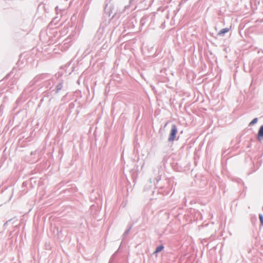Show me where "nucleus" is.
I'll use <instances>...</instances> for the list:
<instances>
[{"label":"nucleus","instance_id":"f257e3e1","mask_svg":"<svg viewBox=\"0 0 263 263\" xmlns=\"http://www.w3.org/2000/svg\"><path fill=\"white\" fill-rule=\"evenodd\" d=\"M49 75L48 74H41L36 76L32 81H31L29 84V86H32L36 84L39 81L41 80H45L48 79Z\"/></svg>","mask_w":263,"mask_h":263},{"label":"nucleus","instance_id":"f03ea898","mask_svg":"<svg viewBox=\"0 0 263 263\" xmlns=\"http://www.w3.org/2000/svg\"><path fill=\"white\" fill-rule=\"evenodd\" d=\"M177 133V126H176V125L174 124L172 126L171 133L170 134V136L168 137V141L170 142H173L176 138Z\"/></svg>","mask_w":263,"mask_h":263},{"label":"nucleus","instance_id":"7ed1b4c3","mask_svg":"<svg viewBox=\"0 0 263 263\" xmlns=\"http://www.w3.org/2000/svg\"><path fill=\"white\" fill-rule=\"evenodd\" d=\"M103 29L99 28L95 36V40H96V42L99 44L100 42L103 40Z\"/></svg>","mask_w":263,"mask_h":263},{"label":"nucleus","instance_id":"20e7f679","mask_svg":"<svg viewBox=\"0 0 263 263\" xmlns=\"http://www.w3.org/2000/svg\"><path fill=\"white\" fill-rule=\"evenodd\" d=\"M53 85V80L51 79H48L43 82V86L47 88L50 89Z\"/></svg>","mask_w":263,"mask_h":263},{"label":"nucleus","instance_id":"39448f33","mask_svg":"<svg viewBox=\"0 0 263 263\" xmlns=\"http://www.w3.org/2000/svg\"><path fill=\"white\" fill-rule=\"evenodd\" d=\"M64 81L60 80L58 84L56 85L55 89L52 90V91H54L55 93H58L60 92V90L63 87Z\"/></svg>","mask_w":263,"mask_h":263},{"label":"nucleus","instance_id":"423d86ee","mask_svg":"<svg viewBox=\"0 0 263 263\" xmlns=\"http://www.w3.org/2000/svg\"><path fill=\"white\" fill-rule=\"evenodd\" d=\"M257 137L259 140L263 139V125L261 126L259 129Z\"/></svg>","mask_w":263,"mask_h":263},{"label":"nucleus","instance_id":"0eeeda50","mask_svg":"<svg viewBox=\"0 0 263 263\" xmlns=\"http://www.w3.org/2000/svg\"><path fill=\"white\" fill-rule=\"evenodd\" d=\"M132 228V225H130L124 232V233L122 235L123 240L125 239L126 238L127 235H128L129 232Z\"/></svg>","mask_w":263,"mask_h":263},{"label":"nucleus","instance_id":"6e6552de","mask_svg":"<svg viewBox=\"0 0 263 263\" xmlns=\"http://www.w3.org/2000/svg\"><path fill=\"white\" fill-rule=\"evenodd\" d=\"M163 249H164L163 246L160 245V246H158V247H157V248H156V250L154 251V253L156 254L158 252H160L161 251H162L163 250Z\"/></svg>","mask_w":263,"mask_h":263},{"label":"nucleus","instance_id":"1a4fd4ad","mask_svg":"<svg viewBox=\"0 0 263 263\" xmlns=\"http://www.w3.org/2000/svg\"><path fill=\"white\" fill-rule=\"evenodd\" d=\"M229 31V28H223L219 31V32L218 33V35H222L223 34L225 33L228 32Z\"/></svg>","mask_w":263,"mask_h":263},{"label":"nucleus","instance_id":"9d476101","mask_svg":"<svg viewBox=\"0 0 263 263\" xmlns=\"http://www.w3.org/2000/svg\"><path fill=\"white\" fill-rule=\"evenodd\" d=\"M33 180V178H31L30 179V181L29 182H27V181H25V182H24L22 184L23 185V186H26L27 185L28 183H30L31 184H32V181Z\"/></svg>","mask_w":263,"mask_h":263},{"label":"nucleus","instance_id":"9b49d317","mask_svg":"<svg viewBox=\"0 0 263 263\" xmlns=\"http://www.w3.org/2000/svg\"><path fill=\"white\" fill-rule=\"evenodd\" d=\"M258 119L257 118L254 119L250 123L249 125H252L257 123Z\"/></svg>","mask_w":263,"mask_h":263},{"label":"nucleus","instance_id":"f8f14e48","mask_svg":"<svg viewBox=\"0 0 263 263\" xmlns=\"http://www.w3.org/2000/svg\"><path fill=\"white\" fill-rule=\"evenodd\" d=\"M146 18L145 17H143L141 20L140 23L141 25H143L146 23Z\"/></svg>","mask_w":263,"mask_h":263},{"label":"nucleus","instance_id":"ddd939ff","mask_svg":"<svg viewBox=\"0 0 263 263\" xmlns=\"http://www.w3.org/2000/svg\"><path fill=\"white\" fill-rule=\"evenodd\" d=\"M259 219L260 221V223L261 225H263V216L261 214H259Z\"/></svg>","mask_w":263,"mask_h":263},{"label":"nucleus","instance_id":"4468645a","mask_svg":"<svg viewBox=\"0 0 263 263\" xmlns=\"http://www.w3.org/2000/svg\"><path fill=\"white\" fill-rule=\"evenodd\" d=\"M11 220H9L8 221H7L5 223H4V226H6V225H8V223Z\"/></svg>","mask_w":263,"mask_h":263},{"label":"nucleus","instance_id":"2eb2a0df","mask_svg":"<svg viewBox=\"0 0 263 263\" xmlns=\"http://www.w3.org/2000/svg\"><path fill=\"white\" fill-rule=\"evenodd\" d=\"M143 214H144V215H145V214H146L145 209H144V210H143Z\"/></svg>","mask_w":263,"mask_h":263}]
</instances>
